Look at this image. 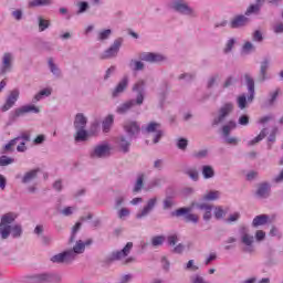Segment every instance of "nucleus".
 <instances>
[{"label":"nucleus","instance_id":"1","mask_svg":"<svg viewBox=\"0 0 283 283\" xmlns=\"http://www.w3.org/2000/svg\"><path fill=\"white\" fill-rule=\"evenodd\" d=\"M17 220V213L7 212L0 218V238L1 240H8L10 235L12 238H21L23 235V226L14 223Z\"/></svg>","mask_w":283,"mask_h":283},{"label":"nucleus","instance_id":"32","mask_svg":"<svg viewBox=\"0 0 283 283\" xmlns=\"http://www.w3.org/2000/svg\"><path fill=\"white\" fill-rule=\"evenodd\" d=\"M128 67L132 70V72H143V70H145V63H143L140 60L132 59L128 62Z\"/></svg>","mask_w":283,"mask_h":283},{"label":"nucleus","instance_id":"7","mask_svg":"<svg viewBox=\"0 0 283 283\" xmlns=\"http://www.w3.org/2000/svg\"><path fill=\"white\" fill-rule=\"evenodd\" d=\"M170 216L172 218H182V216H184L185 222H187V223L191 222L192 224H198V222L200 221V217H198V214L191 213L190 207L179 208V209L172 211L170 213Z\"/></svg>","mask_w":283,"mask_h":283},{"label":"nucleus","instance_id":"33","mask_svg":"<svg viewBox=\"0 0 283 283\" xmlns=\"http://www.w3.org/2000/svg\"><path fill=\"white\" fill-rule=\"evenodd\" d=\"M201 174L205 178V180H209L211 178H214L216 176V170L213 169V166L210 165H203L201 167Z\"/></svg>","mask_w":283,"mask_h":283},{"label":"nucleus","instance_id":"29","mask_svg":"<svg viewBox=\"0 0 283 283\" xmlns=\"http://www.w3.org/2000/svg\"><path fill=\"white\" fill-rule=\"evenodd\" d=\"M40 171H41L40 168H35V169L27 171L24 174V176L22 177V184L30 185V182H33V180H36V178H39Z\"/></svg>","mask_w":283,"mask_h":283},{"label":"nucleus","instance_id":"45","mask_svg":"<svg viewBox=\"0 0 283 283\" xmlns=\"http://www.w3.org/2000/svg\"><path fill=\"white\" fill-rule=\"evenodd\" d=\"M43 96H52V88H43L33 97V103H39L43 98Z\"/></svg>","mask_w":283,"mask_h":283},{"label":"nucleus","instance_id":"31","mask_svg":"<svg viewBox=\"0 0 283 283\" xmlns=\"http://www.w3.org/2000/svg\"><path fill=\"white\" fill-rule=\"evenodd\" d=\"M145 188V174H140L137 176V179L135 181V185L133 187V193H140L143 189Z\"/></svg>","mask_w":283,"mask_h":283},{"label":"nucleus","instance_id":"44","mask_svg":"<svg viewBox=\"0 0 283 283\" xmlns=\"http://www.w3.org/2000/svg\"><path fill=\"white\" fill-rule=\"evenodd\" d=\"M176 147L180 149V151H187V147H189V139L185 137H179L176 139Z\"/></svg>","mask_w":283,"mask_h":283},{"label":"nucleus","instance_id":"25","mask_svg":"<svg viewBox=\"0 0 283 283\" xmlns=\"http://www.w3.org/2000/svg\"><path fill=\"white\" fill-rule=\"evenodd\" d=\"M127 85H129V77L124 76L112 91V98H118L127 90Z\"/></svg>","mask_w":283,"mask_h":283},{"label":"nucleus","instance_id":"34","mask_svg":"<svg viewBox=\"0 0 283 283\" xmlns=\"http://www.w3.org/2000/svg\"><path fill=\"white\" fill-rule=\"evenodd\" d=\"M276 264H277V259L273 256V251L270 250L263 262V266H265V269H273V266H276Z\"/></svg>","mask_w":283,"mask_h":283},{"label":"nucleus","instance_id":"27","mask_svg":"<svg viewBox=\"0 0 283 283\" xmlns=\"http://www.w3.org/2000/svg\"><path fill=\"white\" fill-rule=\"evenodd\" d=\"M74 129H85L87 127V117L83 113H77L73 122Z\"/></svg>","mask_w":283,"mask_h":283},{"label":"nucleus","instance_id":"18","mask_svg":"<svg viewBox=\"0 0 283 283\" xmlns=\"http://www.w3.org/2000/svg\"><path fill=\"white\" fill-rule=\"evenodd\" d=\"M132 249H134V242H127L126 245L122 250L113 251L111 253L109 260L112 262H116L118 260H123L132 253Z\"/></svg>","mask_w":283,"mask_h":283},{"label":"nucleus","instance_id":"14","mask_svg":"<svg viewBox=\"0 0 283 283\" xmlns=\"http://www.w3.org/2000/svg\"><path fill=\"white\" fill-rule=\"evenodd\" d=\"M112 154V147L108 144H98L90 153V157L93 159L96 158H108Z\"/></svg>","mask_w":283,"mask_h":283},{"label":"nucleus","instance_id":"49","mask_svg":"<svg viewBox=\"0 0 283 283\" xmlns=\"http://www.w3.org/2000/svg\"><path fill=\"white\" fill-rule=\"evenodd\" d=\"M81 227H83V223L81 221L76 222L75 226L72 228V233L69 242L72 244V242L76 241V233L81 231Z\"/></svg>","mask_w":283,"mask_h":283},{"label":"nucleus","instance_id":"54","mask_svg":"<svg viewBox=\"0 0 283 283\" xmlns=\"http://www.w3.org/2000/svg\"><path fill=\"white\" fill-rule=\"evenodd\" d=\"M219 198H220L219 191H210L203 196V200H207V201L218 200Z\"/></svg>","mask_w":283,"mask_h":283},{"label":"nucleus","instance_id":"16","mask_svg":"<svg viewBox=\"0 0 283 283\" xmlns=\"http://www.w3.org/2000/svg\"><path fill=\"white\" fill-rule=\"evenodd\" d=\"M50 260L53 264H72L74 262V254L70 250H65L54 254Z\"/></svg>","mask_w":283,"mask_h":283},{"label":"nucleus","instance_id":"37","mask_svg":"<svg viewBox=\"0 0 283 283\" xmlns=\"http://www.w3.org/2000/svg\"><path fill=\"white\" fill-rule=\"evenodd\" d=\"M266 222H269V214H260L253 219L252 227H254V229H258V227H262L266 224Z\"/></svg>","mask_w":283,"mask_h":283},{"label":"nucleus","instance_id":"22","mask_svg":"<svg viewBox=\"0 0 283 283\" xmlns=\"http://www.w3.org/2000/svg\"><path fill=\"white\" fill-rule=\"evenodd\" d=\"M41 108L35 105H24L22 107L15 108L13 113V118H19L20 116H24V114H40Z\"/></svg>","mask_w":283,"mask_h":283},{"label":"nucleus","instance_id":"35","mask_svg":"<svg viewBox=\"0 0 283 283\" xmlns=\"http://www.w3.org/2000/svg\"><path fill=\"white\" fill-rule=\"evenodd\" d=\"M19 140H21V137H15V138L11 139L8 144H6L1 148V154H12V151H14V145H17V143H19Z\"/></svg>","mask_w":283,"mask_h":283},{"label":"nucleus","instance_id":"59","mask_svg":"<svg viewBox=\"0 0 283 283\" xmlns=\"http://www.w3.org/2000/svg\"><path fill=\"white\" fill-rule=\"evenodd\" d=\"M227 216V212L224 211V209H222V207H217L214 209V218L217 220H222V218H224Z\"/></svg>","mask_w":283,"mask_h":283},{"label":"nucleus","instance_id":"12","mask_svg":"<svg viewBox=\"0 0 283 283\" xmlns=\"http://www.w3.org/2000/svg\"><path fill=\"white\" fill-rule=\"evenodd\" d=\"M123 129L128 138H138L140 135V124L136 120H125L123 124Z\"/></svg>","mask_w":283,"mask_h":283},{"label":"nucleus","instance_id":"8","mask_svg":"<svg viewBox=\"0 0 283 283\" xmlns=\"http://www.w3.org/2000/svg\"><path fill=\"white\" fill-rule=\"evenodd\" d=\"M123 38H117L111 44L109 49H106L104 52L101 53L99 59L102 61H107L109 59H116L118 56V52H120V48H123Z\"/></svg>","mask_w":283,"mask_h":283},{"label":"nucleus","instance_id":"4","mask_svg":"<svg viewBox=\"0 0 283 283\" xmlns=\"http://www.w3.org/2000/svg\"><path fill=\"white\" fill-rule=\"evenodd\" d=\"M170 8L177 14H181V17H189L190 19H197L198 17V11L189 6L187 0H174Z\"/></svg>","mask_w":283,"mask_h":283},{"label":"nucleus","instance_id":"24","mask_svg":"<svg viewBox=\"0 0 283 283\" xmlns=\"http://www.w3.org/2000/svg\"><path fill=\"white\" fill-rule=\"evenodd\" d=\"M249 18L245 17L244 14H239L235 15L231 21H230V28L232 30H238L240 28H244L245 25L249 24Z\"/></svg>","mask_w":283,"mask_h":283},{"label":"nucleus","instance_id":"36","mask_svg":"<svg viewBox=\"0 0 283 283\" xmlns=\"http://www.w3.org/2000/svg\"><path fill=\"white\" fill-rule=\"evenodd\" d=\"M176 199L171 196H166L163 200V210L164 211H171L174 207H176Z\"/></svg>","mask_w":283,"mask_h":283},{"label":"nucleus","instance_id":"51","mask_svg":"<svg viewBox=\"0 0 283 283\" xmlns=\"http://www.w3.org/2000/svg\"><path fill=\"white\" fill-rule=\"evenodd\" d=\"M165 235H155L151 238V245L155 248L163 247L165 244Z\"/></svg>","mask_w":283,"mask_h":283},{"label":"nucleus","instance_id":"26","mask_svg":"<svg viewBox=\"0 0 283 283\" xmlns=\"http://www.w3.org/2000/svg\"><path fill=\"white\" fill-rule=\"evenodd\" d=\"M266 0H256L254 4H250L244 12L245 17H251V14H260V10Z\"/></svg>","mask_w":283,"mask_h":283},{"label":"nucleus","instance_id":"46","mask_svg":"<svg viewBox=\"0 0 283 283\" xmlns=\"http://www.w3.org/2000/svg\"><path fill=\"white\" fill-rule=\"evenodd\" d=\"M235 43H238V40L235 38L229 39L223 49V53L231 54V52H233V48H235Z\"/></svg>","mask_w":283,"mask_h":283},{"label":"nucleus","instance_id":"60","mask_svg":"<svg viewBox=\"0 0 283 283\" xmlns=\"http://www.w3.org/2000/svg\"><path fill=\"white\" fill-rule=\"evenodd\" d=\"M191 207H196V209H199L200 211H209L211 209V206L208 203L192 202Z\"/></svg>","mask_w":283,"mask_h":283},{"label":"nucleus","instance_id":"6","mask_svg":"<svg viewBox=\"0 0 283 283\" xmlns=\"http://www.w3.org/2000/svg\"><path fill=\"white\" fill-rule=\"evenodd\" d=\"M233 103L228 102L226 104H223L217 113V116L212 119V127H218V125H222V123H224V120H227V118H229V116H231V114H233Z\"/></svg>","mask_w":283,"mask_h":283},{"label":"nucleus","instance_id":"23","mask_svg":"<svg viewBox=\"0 0 283 283\" xmlns=\"http://www.w3.org/2000/svg\"><path fill=\"white\" fill-rule=\"evenodd\" d=\"M92 239L83 242L82 240L76 241L73 249H70L69 252L73 253V260H76V255H81V253H85V248L92 244Z\"/></svg>","mask_w":283,"mask_h":283},{"label":"nucleus","instance_id":"64","mask_svg":"<svg viewBox=\"0 0 283 283\" xmlns=\"http://www.w3.org/2000/svg\"><path fill=\"white\" fill-rule=\"evenodd\" d=\"M218 78H220V75H218V74L209 77L208 83H207L208 90H211V87H213V85H216V83H218Z\"/></svg>","mask_w":283,"mask_h":283},{"label":"nucleus","instance_id":"50","mask_svg":"<svg viewBox=\"0 0 283 283\" xmlns=\"http://www.w3.org/2000/svg\"><path fill=\"white\" fill-rule=\"evenodd\" d=\"M238 85V77L230 75L227 77V80L223 83V88L228 90V87H233Z\"/></svg>","mask_w":283,"mask_h":283},{"label":"nucleus","instance_id":"41","mask_svg":"<svg viewBox=\"0 0 283 283\" xmlns=\"http://www.w3.org/2000/svg\"><path fill=\"white\" fill-rule=\"evenodd\" d=\"M280 94H282V90H280V88H275L274 91H271L268 94V105H270V106L275 105V103L277 101V96H280Z\"/></svg>","mask_w":283,"mask_h":283},{"label":"nucleus","instance_id":"3","mask_svg":"<svg viewBox=\"0 0 283 283\" xmlns=\"http://www.w3.org/2000/svg\"><path fill=\"white\" fill-rule=\"evenodd\" d=\"M243 77L248 90V97L247 94H242L237 97V105L239 109H247L249 104L255 101V80L249 73H245Z\"/></svg>","mask_w":283,"mask_h":283},{"label":"nucleus","instance_id":"9","mask_svg":"<svg viewBox=\"0 0 283 283\" xmlns=\"http://www.w3.org/2000/svg\"><path fill=\"white\" fill-rule=\"evenodd\" d=\"M161 125L158 122H150L143 128L146 134H153V144L158 145L163 136H165V130L160 129Z\"/></svg>","mask_w":283,"mask_h":283},{"label":"nucleus","instance_id":"42","mask_svg":"<svg viewBox=\"0 0 283 283\" xmlns=\"http://www.w3.org/2000/svg\"><path fill=\"white\" fill-rule=\"evenodd\" d=\"M266 128H263L256 137H254L252 140L248 143L249 147H253V145H258V143L264 140V138H266Z\"/></svg>","mask_w":283,"mask_h":283},{"label":"nucleus","instance_id":"10","mask_svg":"<svg viewBox=\"0 0 283 283\" xmlns=\"http://www.w3.org/2000/svg\"><path fill=\"white\" fill-rule=\"evenodd\" d=\"M238 127V124L234 120H229L226 125L221 127V134L224 138L227 145H238L240 139L238 137H231V132Z\"/></svg>","mask_w":283,"mask_h":283},{"label":"nucleus","instance_id":"30","mask_svg":"<svg viewBox=\"0 0 283 283\" xmlns=\"http://www.w3.org/2000/svg\"><path fill=\"white\" fill-rule=\"evenodd\" d=\"M74 133L75 143H85L90 138V133L85 128H77Z\"/></svg>","mask_w":283,"mask_h":283},{"label":"nucleus","instance_id":"40","mask_svg":"<svg viewBox=\"0 0 283 283\" xmlns=\"http://www.w3.org/2000/svg\"><path fill=\"white\" fill-rule=\"evenodd\" d=\"M48 65L53 76H55V78H61V69H59V66L54 63V59L50 57L48 60Z\"/></svg>","mask_w":283,"mask_h":283},{"label":"nucleus","instance_id":"38","mask_svg":"<svg viewBox=\"0 0 283 283\" xmlns=\"http://www.w3.org/2000/svg\"><path fill=\"white\" fill-rule=\"evenodd\" d=\"M112 125H114V115H108L102 122V129L104 134H108V132L112 129Z\"/></svg>","mask_w":283,"mask_h":283},{"label":"nucleus","instance_id":"57","mask_svg":"<svg viewBox=\"0 0 283 283\" xmlns=\"http://www.w3.org/2000/svg\"><path fill=\"white\" fill-rule=\"evenodd\" d=\"M252 41H254V43H262V41H264V35L262 34V31L255 30L252 33Z\"/></svg>","mask_w":283,"mask_h":283},{"label":"nucleus","instance_id":"39","mask_svg":"<svg viewBox=\"0 0 283 283\" xmlns=\"http://www.w3.org/2000/svg\"><path fill=\"white\" fill-rule=\"evenodd\" d=\"M50 25H52V22L50 20L43 18V15L38 17L39 32H45V30H48Z\"/></svg>","mask_w":283,"mask_h":283},{"label":"nucleus","instance_id":"61","mask_svg":"<svg viewBox=\"0 0 283 283\" xmlns=\"http://www.w3.org/2000/svg\"><path fill=\"white\" fill-rule=\"evenodd\" d=\"M77 7H78L77 14H83L85 13L86 10H90V3L85 1L77 3Z\"/></svg>","mask_w":283,"mask_h":283},{"label":"nucleus","instance_id":"47","mask_svg":"<svg viewBox=\"0 0 283 283\" xmlns=\"http://www.w3.org/2000/svg\"><path fill=\"white\" fill-rule=\"evenodd\" d=\"M52 0H33L29 2V8H41L43 6H51Z\"/></svg>","mask_w":283,"mask_h":283},{"label":"nucleus","instance_id":"13","mask_svg":"<svg viewBox=\"0 0 283 283\" xmlns=\"http://www.w3.org/2000/svg\"><path fill=\"white\" fill-rule=\"evenodd\" d=\"M271 182L262 181L256 185L254 197L256 200H269L271 198Z\"/></svg>","mask_w":283,"mask_h":283},{"label":"nucleus","instance_id":"11","mask_svg":"<svg viewBox=\"0 0 283 283\" xmlns=\"http://www.w3.org/2000/svg\"><path fill=\"white\" fill-rule=\"evenodd\" d=\"M139 59L140 61L150 64L167 63L168 61L167 55L156 52H142Z\"/></svg>","mask_w":283,"mask_h":283},{"label":"nucleus","instance_id":"63","mask_svg":"<svg viewBox=\"0 0 283 283\" xmlns=\"http://www.w3.org/2000/svg\"><path fill=\"white\" fill-rule=\"evenodd\" d=\"M62 280H63V277L61 276V274L50 273L49 283H61Z\"/></svg>","mask_w":283,"mask_h":283},{"label":"nucleus","instance_id":"55","mask_svg":"<svg viewBox=\"0 0 283 283\" xmlns=\"http://www.w3.org/2000/svg\"><path fill=\"white\" fill-rule=\"evenodd\" d=\"M238 123L241 125V127H248L249 123H251V117L247 114H243L239 117Z\"/></svg>","mask_w":283,"mask_h":283},{"label":"nucleus","instance_id":"2","mask_svg":"<svg viewBox=\"0 0 283 283\" xmlns=\"http://www.w3.org/2000/svg\"><path fill=\"white\" fill-rule=\"evenodd\" d=\"M133 92H136L137 96L135 99H128L124 103H122L116 108V113L120 115L128 114V112H132L136 105L140 107L143 103H145V81H138L133 85Z\"/></svg>","mask_w":283,"mask_h":283},{"label":"nucleus","instance_id":"48","mask_svg":"<svg viewBox=\"0 0 283 283\" xmlns=\"http://www.w3.org/2000/svg\"><path fill=\"white\" fill-rule=\"evenodd\" d=\"M109 36H112V30L111 29H105L102 30L97 33V41H107L109 40Z\"/></svg>","mask_w":283,"mask_h":283},{"label":"nucleus","instance_id":"43","mask_svg":"<svg viewBox=\"0 0 283 283\" xmlns=\"http://www.w3.org/2000/svg\"><path fill=\"white\" fill-rule=\"evenodd\" d=\"M255 46L250 41L245 42L241 48V54L248 56L249 54H253L255 52Z\"/></svg>","mask_w":283,"mask_h":283},{"label":"nucleus","instance_id":"19","mask_svg":"<svg viewBox=\"0 0 283 283\" xmlns=\"http://www.w3.org/2000/svg\"><path fill=\"white\" fill-rule=\"evenodd\" d=\"M132 140H134L132 137H128L127 135H119L116 138V145L118 151L122 154H129L132 149Z\"/></svg>","mask_w":283,"mask_h":283},{"label":"nucleus","instance_id":"5","mask_svg":"<svg viewBox=\"0 0 283 283\" xmlns=\"http://www.w3.org/2000/svg\"><path fill=\"white\" fill-rule=\"evenodd\" d=\"M240 242L243 245V253H254L255 252V237L249 233V228L247 226H240L239 228Z\"/></svg>","mask_w":283,"mask_h":283},{"label":"nucleus","instance_id":"21","mask_svg":"<svg viewBox=\"0 0 283 283\" xmlns=\"http://www.w3.org/2000/svg\"><path fill=\"white\" fill-rule=\"evenodd\" d=\"M20 92L15 88L8 95L4 105L1 107L2 112H8L14 107V104L19 101Z\"/></svg>","mask_w":283,"mask_h":283},{"label":"nucleus","instance_id":"58","mask_svg":"<svg viewBox=\"0 0 283 283\" xmlns=\"http://www.w3.org/2000/svg\"><path fill=\"white\" fill-rule=\"evenodd\" d=\"M130 213L132 212L129 211V209L120 208V209H118L117 218H119V220H125L126 218H129Z\"/></svg>","mask_w":283,"mask_h":283},{"label":"nucleus","instance_id":"62","mask_svg":"<svg viewBox=\"0 0 283 283\" xmlns=\"http://www.w3.org/2000/svg\"><path fill=\"white\" fill-rule=\"evenodd\" d=\"M167 243L169 247H176L178 244V235L176 233L168 235Z\"/></svg>","mask_w":283,"mask_h":283},{"label":"nucleus","instance_id":"15","mask_svg":"<svg viewBox=\"0 0 283 283\" xmlns=\"http://www.w3.org/2000/svg\"><path fill=\"white\" fill-rule=\"evenodd\" d=\"M14 63V55L10 52H6L2 55V62L0 65V76H6L9 72H12Z\"/></svg>","mask_w":283,"mask_h":283},{"label":"nucleus","instance_id":"28","mask_svg":"<svg viewBox=\"0 0 283 283\" xmlns=\"http://www.w3.org/2000/svg\"><path fill=\"white\" fill-rule=\"evenodd\" d=\"M28 283H50V273H41L25 277Z\"/></svg>","mask_w":283,"mask_h":283},{"label":"nucleus","instance_id":"53","mask_svg":"<svg viewBox=\"0 0 283 283\" xmlns=\"http://www.w3.org/2000/svg\"><path fill=\"white\" fill-rule=\"evenodd\" d=\"M14 163V158L8 157L6 155L0 156V167H8V165H12Z\"/></svg>","mask_w":283,"mask_h":283},{"label":"nucleus","instance_id":"17","mask_svg":"<svg viewBox=\"0 0 283 283\" xmlns=\"http://www.w3.org/2000/svg\"><path fill=\"white\" fill-rule=\"evenodd\" d=\"M156 205H158V197H153L148 199L144 208L136 213L135 218L137 220H143L144 218H147V216H149V213H151V211L156 209Z\"/></svg>","mask_w":283,"mask_h":283},{"label":"nucleus","instance_id":"52","mask_svg":"<svg viewBox=\"0 0 283 283\" xmlns=\"http://www.w3.org/2000/svg\"><path fill=\"white\" fill-rule=\"evenodd\" d=\"M196 78V73H182L178 76V81H186V83H191Z\"/></svg>","mask_w":283,"mask_h":283},{"label":"nucleus","instance_id":"56","mask_svg":"<svg viewBox=\"0 0 283 283\" xmlns=\"http://www.w3.org/2000/svg\"><path fill=\"white\" fill-rule=\"evenodd\" d=\"M208 156H209L208 149H201V150L195 151L192 154V158H197L198 160H200L202 158H207Z\"/></svg>","mask_w":283,"mask_h":283},{"label":"nucleus","instance_id":"20","mask_svg":"<svg viewBox=\"0 0 283 283\" xmlns=\"http://www.w3.org/2000/svg\"><path fill=\"white\" fill-rule=\"evenodd\" d=\"M271 65V61L269 59H263L260 64V70L256 76V83H266L269 78V66Z\"/></svg>","mask_w":283,"mask_h":283}]
</instances>
